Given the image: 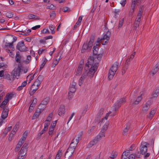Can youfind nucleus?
Segmentation results:
<instances>
[{
    "label": "nucleus",
    "mask_w": 159,
    "mask_h": 159,
    "mask_svg": "<svg viewBox=\"0 0 159 159\" xmlns=\"http://www.w3.org/2000/svg\"><path fill=\"white\" fill-rule=\"evenodd\" d=\"M31 59V56L30 55L27 56L26 60L24 61V62L26 64H29Z\"/></svg>",
    "instance_id": "nucleus-43"
},
{
    "label": "nucleus",
    "mask_w": 159,
    "mask_h": 159,
    "mask_svg": "<svg viewBox=\"0 0 159 159\" xmlns=\"http://www.w3.org/2000/svg\"><path fill=\"white\" fill-rule=\"evenodd\" d=\"M46 129H43L38 134L39 137H40L44 133H45L46 131Z\"/></svg>",
    "instance_id": "nucleus-63"
},
{
    "label": "nucleus",
    "mask_w": 159,
    "mask_h": 159,
    "mask_svg": "<svg viewBox=\"0 0 159 159\" xmlns=\"http://www.w3.org/2000/svg\"><path fill=\"white\" fill-rule=\"evenodd\" d=\"M103 110H100L99 112L98 113L97 116L98 117L97 119V121L98 120V123H99V120H99V119L102 116L103 114ZM100 123H99V124ZM101 124V123H100Z\"/></svg>",
    "instance_id": "nucleus-32"
},
{
    "label": "nucleus",
    "mask_w": 159,
    "mask_h": 159,
    "mask_svg": "<svg viewBox=\"0 0 159 159\" xmlns=\"http://www.w3.org/2000/svg\"><path fill=\"white\" fill-rule=\"evenodd\" d=\"M47 106L45 104L41 103L38 106L37 109H45L46 108Z\"/></svg>",
    "instance_id": "nucleus-33"
},
{
    "label": "nucleus",
    "mask_w": 159,
    "mask_h": 159,
    "mask_svg": "<svg viewBox=\"0 0 159 159\" xmlns=\"http://www.w3.org/2000/svg\"><path fill=\"white\" fill-rule=\"evenodd\" d=\"M48 61V60L46 59L45 57H44L42 60V63L40 65L39 70L41 71L42 69L44 67L45 64L46 63L47 61Z\"/></svg>",
    "instance_id": "nucleus-20"
},
{
    "label": "nucleus",
    "mask_w": 159,
    "mask_h": 159,
    "mask_svg": "<svg viewBox=\"0 0 159 159\" xmlns=\"http://www.w3.org/2000/svg\"><path fill=\"white\" fill-rule=\"evenodd\" d=\"M3 78L5 79H6L8 80H12L13 81L14 80H12V78H11V75L9 74H5L3 77Z\"/></svg>",
    "instance_id": "nucleus-40"
},
{
    "label": "nucleus",
    "mask_w": 159,
    "mask_h": 159,
    "mask_svg": "<svg viewBox=\"0 0 159 159\" xmlns=\"http://www.w3.org/2000/svg\"><path fill=\"white\" fill-rule=\"evenodd\" d=\"M110 36L111 32L108 31L104 35L102 38H98L97 42L99 43L100 42L102 45H104L108 43Z\"/></svg>",
    "instance_id": "nucleus-1"
},
{
    "label": "nucleus",
    "mask_w": 159,
    "mask_h": 159,
    "mask_svg": "<svg viewBox=\"0 0 159 159\" xmlns=\"http://www.w3.org/2000/svg\"><path fill=\"white\" fill-rule=\"evenodd\" d=\"M62 10L64 12H69L70 11V9L66 7H63Z\"/></svg>",
    "instance_id": "nucleus-46"
},
{
    "label": "nucleus",
    "mask_w": 159,
    "mask_h": 159,
    "mask_svg": "<svg viewBox=\"0 0 159 159\" xmlns=\"http://www.w3.org/2000/svg\"><path fill=\"white\" fill-rule=\"evenodd\" d=\"M159 69V62H158L154 67L152 70L151 72L152 73V76H153L158 71Z\"/></svg>",
    "instance_id": "nucleus-15"
},
{
    "label": "nucleus",
    "mask_w": 159,
    "mask_h": 159,
    "mask_svg": "<svg viewBox=\"0 0 159 159\" xmlns=\"http://www.w3.org/2000/svg\"><path fill=\"white\" fill-rule=\"evenodd\" d=\"M6 16L8 18H11L13 17V13L11 11H8L6 13Z\"/></svg>",
    "instance_id": "nucleus-37"
},
{
    "label": "nucleus",
    "mask_w": 159,
    "mask_h": 159,
    "mask_svg": "<svg viewBox=\"0 0 159 159\" xmlns=\"http://www.w3.org/2000/svg\"><path fill=\"white\" fill-rule=\"evenodd\" d=\"M7 67L6 64L4 63H0V68H2L3 69L6 68Z\"/></svg>",
    "instance_id": "nucleus-49"
},
{
    "label": "nucleus",
    "mask_w": 159,
    "mask_h": 159,
    "mask_svg": "<svg viewBox=\"0 0 159 159\" xmlns=\"http://www.w3.org/2000/svg\"><path fill=\"white\" fill-rule=\"evenodd\" d=\"M128 68V67L127 66H125L122 68L121 71V73L122 75L125 73Z\"/></svg>",
    "instance_id": "nucleus-47"
},
{
    "label": "nucleus",
    "mask_w": 159,
    "mask_h": 159,
    "mask_svg": "<svg viewBox=\"0 0 159 159\" xmlns=\"http://www.w3.org/2000/svg\"><path fill=\"white\" fill-rule=\"evenodd\" d=\"M109 124V121L106 122L101 129L102 131L105 132L107 129Z\"/></svg>",
    "instance_id": "nucleus-27"
},
{
    "label": "nucleus",
    "mask_w": 159,
    "mask_h": 159,
    "mask_svg": "<svg viewBox=\"0 0 159 159\" xmlns=\"http://www.w3.org/2000/svg\"><path fill=\"white\" fill-rule=\"evenodd\" d=\"M131 61L129 60L128 59L126 60V62L125 63V66H127L128 67H129V65L130 62Z\"/></svg>",
    "instance_id": "nucleus-60"
},
{
    "label": "nucleus",
    "mask_w": 159,
    "mask_h": 159,
    "mask_svg": "<svg viewBox=\"0 0 159 159\" xmlns=\"http://www.w3.org/2000/svg\"><path fill=\"white\" fill-rule=\"evenodd\" d=\"M95 44H94V46L93 49V54L94 55H97L98 54V51L99 49L98 47H99V45L97 44L95 45Z\"/></svg>",
    "instance_id": "nucleus-17"
},
{
    "label": "nucleus",
    "mask_w": 159,
    "mask_h": 159,
    "mask_svg": "<svg viewBox=\"0 0 159 159\" xmlns=\"http://www.w3.org/2000/svg\"><path fill=\"white\" fill-rule=\"evenodd\" d=\"M116 110H113L112 111H109L108 113H107L105 117L102 118L101 120L99 121V123H102L104 122L105 120H107L109 116H113L115 115V111Z\"/></svg>",
    "instance_id": "nucleus-10"
},
{
    "label": "nucleus",
    "mask_w": 159,
    "mask_h": 159,
    "mask_svg": "<svg viewBox=\"0 0 159 159\" xmlns=\"http://www.w3.org/2000/svg\"><path fill=\"white\" fill-rule=\"evenodd\" d=\"M27 136V134H25V133L23 134L22 137L21 138V139L20 140H21V141L24 142V141L25 140L26 137Z\"/></svg>",
    "instance_id": "nucleus-59"
},
{
    "label": "nucleus",
    "mask_w": 159,
    "mask_h": 159,
    "mask_svg": "<svg viewBox=\"0 0 159 159\" xmlns=\"http://www.w3.org/2000/svg\"><path fill=\"white\" fill-rule=\"evenodd\" d=\"M75 145H76L75 144ZM75 146L76 145L73 146L72 145V144H71L69 148L67 149V151L65 153V157H66L69 158L72 156L73 153L75 151Z\"/></svg>",
    "instance_id": "nucleus-6"
},
{
    "label": "nucleus",
    "mask_w": 159,
    "mask_h": 159,
    "mask_svg": "<svg viewBox=\"0 0 159 159\" xmlns=\"http://www.w3.org/2000/svg\"><path fill=\"white\" fill-rule=\"evenodd\" d=\"M98 65V63H95L93 66L91 67L89 72L87 73L88 76L91 78L93 76L94 73L97 70Z\"/></svg>",
    "instance_id": "nucleus-5"
},
{
    "label": "nucleus",
    "mask_w": 159,
    "mask_h": 159,
    "mask_svg": "<svg viewBox=\"0 0 159 159\" xmlns=\"http://www.w3.org/2000/svg\"><path fill=\"white\" fill-rule=\"evenodd\" d=\"M156 112L155 110H152L150 113H149V117L151 118L152 117L153 115L155 114Z\"/></svg>",
    "instance_id": "nucleus-50"
},
{
    "label": "nucleus",
    "mask_w": 159,
    "mask_h": 159,
    "mask_svg": "<svg viewBox=\"0 0 159 159\" xmlns=\"http://www.w3.org/2000/svg\"><path fill=\"white\" fill-rule=\"evenodd\" d=\"M65 110H58V114L60 116H62L64 115L65 111Z\"/></svg>",
    "instance_id": "nucleus-52"
},
{
    "label": "nucleus",
    "mask_w": 159,
    "mask_h": 159,
    "mask_svg": "<svg viewBox=\"0 0 159 159\" xmlns=\"http://www.w3.org/2000/svg\"><path fill=\"white\" fill-rule=\"evenodd\" d=\"M129 128V125H127L126 127L123 130V135H125L126 134V133L127 132Z\"/></svg>",
    "instance_id": "nucleus-42"
},
{
    "label": "nucleus",
    "mask_w": 159,
    "mask_h": 159,
    "mask_svg": "<svg viewBox=\"0 0 159 159\" xmlns=\"http://www.w3.org/2000/svg\"><path fill=\"white\" fill-rule=\"evenodd\" d=\"M83 133L82 132H80L77 135V138L75 140L76 143H78L79 142V140L81 139V138L82 135H83Z\"/></svg>",
    "instance_id": "nucleus-30"
},
{
    "label": "nucleus",
    "mask_w": 159,
    "mask_h": 159,
    "mask_svg": "<svg viewBox=\"0 0 159 159\" xmlns=\"http://www.w3.org/2000/svg\"><path fill=\"white\" fill-rule=\"evenodd\" d=\"M40 110H36V111L34 113V114L32 116V120H34L39 117V115L42 112V111H41Z\"/></svg>",
    "instance_id": "nucleus-19"
},
{
    "label": "nucleus",
    "mask_w": 159,
    "mask_h": 159,
    "mask_svg": "<svg viewBox=\"0 0 159 159\" xmlns=\"http://www.w3.org/2000/svg\"><path fill=\"white\" fill-rule=\"evenodd\" d=\"M15 134L16 133H13V132H12V131H11V134H10L9 137L8 138V140L9 141H11L12 140V138L13 137V135L14 134Z\"/></svg>",
    "instance_id": "nucleus-58"
},
{
    "label": "nucleus",
    "mask_w": 159,
    "mask_h": 159,
    "mask_svg": "<svg viewBox=\"0 0 159 159\" xmlns=\"http://www.w3.org/2000/svg\"><path fill=\"white\" fill-rule=\"evenodd\" d=\"M20 123L19 122H17L15 126L14 127L12 131V132H13L14 133H16V131L18 130L20 125Z\"/></svg>",
    "instance_id": "nucleus-24"
},
{
    "label": "nucleus",
    "mask_w": 159,
    "mask_h": 159,
    "mask_svg": "<svg viewBox=\"0 0 159 159\" xmlns=\"http://www.w3.org/2000/svg\"><path fill=\"white\" fill-rule=\"evenodd\" d=\"M139 24V21H135L134 26L133 29L134 30H136L137 28L138 27Z\"/></svg>",
    "instance_id": "nucleus-35"
},
{
    "label": "nucleus",
    "mask_w": 159,
    "mask_h": 159,
    "mask_svg": "<svg viewBox=\"0 0 159 159\" xmlns=\"http://www.w3.org/2000/svg\"><path fill=\"white\" fill-rule=\"evenodd\" d=\"M95 60L94 57L93 56H90V57L88 58V61L85 64L84 70L87 71L89 67V65L91 66V67L93 66L94 62Z\"/></svg>",
    "instance_id": "nucleus-7"
},
{
    "label": "nucleus",
    "mask_w": 159,
    "mask_h": 159,
    "mask_svg": "<svg viewBox=\"0 0 159 159\" xmlns=\"http://www.w3.org/2000/svg\"><path fill=\"white\" fill-rule=\"evenodd\" d=\"M47 8L48 9L53 10L55 9V7L53 4H51L50 5L47 6Z\"/></svg>",
    "instance_id": "nucleus-51"
},
{
    "label": "nucleus",
    "mask_w": 159,
    "mask_h": 159,
    "mask_svg": "<svg viewBox=\"0 0 159 159\" xmlns=\"http://www.w3.org/2000/svg\"><path fill=\"white\" fill-rule=\"evenodd\" d=\"M125 99L124 98L120 99L118 100L117 102L115 103L113 106V109H118L121 106L122 103H125Z\"/></svg>",
    "instance_id": "nucleus-9"
},
{
    "label": "nucleus",
    "mask_w": 159,
    "mask_h": 159,
    "mask_svg": "<svg viewBox=\"0 0 159 159\" xmlns=\"http://www.w3.org/2000/svg\"><path fill=\"white\" fill-rule=\"evenodd\" d=\"M98 141V140L96 139V138H95L94 139L91 141L89 143L88 146V147L89 148L91 147L92 146L97 143Z\"/></svg>",
    "instance_id": "nucleus-21"
},
{
    "label": "nucleus",
    "mask_w": 159,
    "mask_h": 159,
    "mask_svg": "<svg viewBox=\"0 0 159 159\" xmlns=\"http://www.w3.org/2000/svg\"><path fill=\"white\" fill-rule=\"evenodd\" d=\"M82 16H80L79 17L78 21L75 24L74 26V29H75L77 28L78 25L81 22L82 20Z\"/></svg>",
    "instance_id": "nucleus-25"
},
{
    "label": "nucleus",
    "mask_w": 159,
    "mask_h": 159,
    "mask_svg": "<svg viewBox=\"0 0 159 159\" xmlns=\"http://www.w3.org/2000/svg\"><path fill=\"white\" fill-rule=\"evenodd\" d=\"M152 102L153 99H152V98H150L149 99L148 101L143 106V108H146L148 109L149 108Z\"/></svg>",
    "instance_id": "nucleus-16"
},
{
    "label": "nucleus",
    "mask_w": 159,
    "mask_h": 159,
    "mask_svg": "<svg viewBox=\"0 0 159 159\" xmlns=\"http://www.w3.org/2000/svg\"><path fill=\"white\" fill-rule=\"evenodd\" d=\"M55 28V26L52 25H50L49 26V28L51 31V33L52 34H53L55 33L54 29Z\"/></svg>",
    "instance_id": "nucleus-45"
},
{
    "label": "nucleus",
    "mask_w": 159,
    "mask_h": 159,
    "mask_svg": "<svg viewBox=\"0 0 159 159\" xmlns=\"http://www.w3.org/2000/svg\"><path fill=\"white\" fill-rule=\"evenodd\" d=\"M105 132L101 130L99 134L95 137L98 141L100 140L103 137L105 136Z\"/></svg>",
    "instance_id": "nucleus-18"
},
{
    "label": "nucleus",
    "mask_w": 159,
    "mask_h": 159,
    "mask_svg": "<svg viewBox=\"0 0 159 159\" xmlns=\"http://www.w3.org/2000/svg\"><path fill=\"white\" fill-rule=\"evenodd\" d=\"M120 10H116L115 9L114 11V18L116 19L118 17V16L119 15L118 13L120 11Z\"/></svg>",
    "instance_id": "nucleus-39"
},
{
    "label": "nucleus",
    "mask_w": 159,
    "mask_h": 159,
    "mask_svg": "<svg viewBox=\"0 0 159 159\" xmlns=\"http://www.w3.org/2000/svg\"><path fill=\"white\" fill-rule=\"evenodd\" d=\"M118 63L116 62L110 69L108 74L109 80H111L113 78L114 75L118 69Z\"/></svg>",
    "instance_id": "nucleus-2"
},
{
    "label": "nucleus",
    "mask_w": 159,
    "mask_h": 159,
    "mask_svg": "<svg viewBox=\"0 0 159 159\" xmlns=\"http://www.w3.org/2000/svg\"><path fill=\"white\" fill-rule=\"evenodd\" d=\"M144 10V7L143 6H141L139 9L137 14V16H142Z\"/></svg>",
    "instance_id": "nucleus-28"
},
{
    "label": "nucleus",
    "mask_w": 159,
    "mask_h": 159,
    "mask_svg": "<svg viewBox=\"0 0 159 159\" xmlns=\"http://www.w3.org/2000/svg\"><path fill=\"white\" fill-rule=\"evenodd\" d=\"M41 32L43 34L49 33V31L48 29L45 30L43 29L41 31Z\"/></svg>",
    "instance_id": "nucleus-64"
},
{
    "label": "nucleus",
    "mask_w": 159,
    "mask_h": 159,
    "mask_svg": "<svg viewBox=\"0 0 159 159\" xmlns=\"http://www.w3.org/2000/svg\"><path fill=\"white\" fill-rule=\"evenodd\" d=\"M31 88L30 90L29 91V94L30 95L32 96L35 93L36 90H37L39 89L38 87H36L35 88L33 89L32 90Z\"/></svg>",
    "instance_id": "nucleus-34"
},
{
    "label": "nucleus",
    "mask_w": 159,
    "mask_h": 159,
    "mask_svg": "<svg viewBox=\"0 0 159 159\" xmlns=\"http://www.w3.org/2000/svg\"><path fill=\"white\" fill-rule=\"evenodd\" d=\"M14 42L12 41L11 43H7L8 46H9V47L12 49H14V47H13V43Z\"/></svg>",
    "instance_id": "nucleus-61"
},
{
    "label": "nucleus",
    "mask_w": 159,
    "mask_h": 159,
    "mask_svg": "<svg viewBox=\"0 0 159 159\" xmlns=\"http://www.w3.org/2000/svg\"><path fill=\"white\" fill-rule=\"evenodd\" d=\"M49 15L50 17L51 18H52L53 19H54L55 18V17L56 16V13H55V11H53L52 12H50Z\"/></svg>",
    "instance_id": "nucleus-41"
},
{
    "label": "nucleus",
    "mask_w": 159,
    "mask_h": 159,
    "mask_svg": "<svg viewBox=\"0 0 159 159\" xmlns=\"http://www.w3.org/2000/svg\"><path fill=\"white\" fill-rule=\"evenodd\" d=\"M16 49L22 52H26L29 51L28 48L25 46L24 41H23L19 42L17 43Z\"/></svg>",
    "instance_id": "nucleus-4"
},
{
    "label": "nucleus",
    "mask_w": 159,
    "mask_h": 159,
    "mask_svg": "<svg viewBox=\"0 0 159 159\" xmlns=\"http://www.w3.org/2000/svg\"><path fill=\"white\" fill-rule=\"evenodd\" d=\"M62 155V150H61L59 149L58 150V152H57L56 156L60 157H60Z\"/></svg>",
    "instance_id": "nucleus-55"
},
{
    "label": "nucleus",
    "mask_w": 159,
    "mask_h": 159,
    "mask_svg": "<svg viewBox=\"0 0 159 159\" xmlns=\"http://www.w3.org/2000/svg\"><path fill=\"white\" fill-rule=\"evenodd\" d=\"M73 93L71 92H68V99L70 100L73 97L74 94L73 93Z\"/></svg>",
    "instance_id": "nucleus-48"
},
{
    "label": "nucleus",
    "mask_w": 159,
    "mask_h": 159,
    "mask_svg": "<svg viewBox=\"0 0 159 159\" xmlns=\"http://www.w3.org/2000/svg\"><path fill=\"white\" fill-rule=\"evenodd\" d=\"M146 143L142 142L140 147L141 153L142 155L145 154L147 151V147L146 146Z\"/></svg>",
    "instance_id": "nucleus-11"
},
{
    "label": "nucleus",
    "mask_w": 159,
    "mask_h": 159,
    "mask_svg": "<svg viewBox=\"0 0 159 159\" xmlns=\"http://www.w3.org/2000/svg\"><path fill=\"white\" fill-rule=\"evenodd\" d=\"M83 77H81L79 80V85L80 86L83 83V81L84 80L83 79Z\"/></svg>",
    "instance_id": "nucleus-62"
},
{
    "label": "nucleus",
    "mask_w": 159,
    "mask_h": 159,
    "mask_svg": "<svg viewBox=\"0 0 159 159\" xmlns=\"http://www.w3.org/2000/svg\"><path fill=\"white\" fill-rule=\"evenodd\" d=\"M43 79V77L41 75H39L34 82L33 85H32L31 88H34V86H36V87H38L41 84V83Z\"/></svg>",
    "instance_id": "nucleus-8"
},
{
    "label": "nucleus",
    "mask_w": 159,
    "mask_h": 159,
    "mask_svg": "<svg viewBox=\"0 0 159 159\" xmlns=\"http://www.w3.org/2000/svg\"><path fill=\"white\" fill-rule=\"evenodd\" d=\"M50 100V98L49 97H47L45 98H44L41 102V103L43 104H45L47 106L48 103L49 102Z\"/></svg>",
    "instance_id": "nucleus-29"
},
{
    "label": "nucleus",
    "mask_w": 159,
    "mask_h": 159,
    "mask_svg": "<svg viewBox=\"0 0 159 159\" xmlns=\"http://www.w3.org/2000/svg\"><path fill=\"white\" fill-rule=\"evenodd\" d=\"M124 21V19L122 18L119 21L118 29L122 27L123 23Z\"/></svg>",
    "instance_id": "nucleus-54"
},
{
    "label": "nucleus",
    "mask_w": 159,
    "mask_h": 159,
    "mask_svg": "<svg viewBox=\"0 0 159 159\" xmlns=\"http://www.w3.org/2000/svg\"><path fill=\"white\" fill-rule=\"evenodd\" d=\"M28 18L30 19H34L35 20H39L40 18L34 14H30L28 16Z\"/></svg>",
    "instance_id": "nucleus-22"
},
{
    "label": "nucleus",
    "mask_w": 159,
    "mask_h": 159,
    "mask_svg": "<svg viewBox=\"0 0 159 159\" xmlns=\"http://www.w3.org/2000/svg\"><path fill=\"white\" fill-rule=\"evenodd\" d=\"M128 155V154H126V151L124 152L122 155L121 159H126Z\"/></svg>",
    "instance_id": "nucleus-38"
},
{
    "label": "nucleus",
    "mask_w": 159,
    "mask_h": 159,
    "mask_svg": "<svg viewBox=\"0 0 159 159\" xmlns=\"http://www.w3.org/2000/svg\"><path fill=\"white\" fill-rule=\"evenodd\" d=\"M135 54V52H133L131 55L128 57V59L130 61H131L134 58V55Z\"/></svg>",
    "instance_id": "nucleus-53"
},
{
    "label": "nucleus",
    "mask_w": 159,
    "mask_h": 159,
    "mask_svg": "<svg viewBox=\"0 0 159 159\" xmlns=\"http://www.w3.org/2000/svg\"><path fill=\"white\" fill-rule=\"evenodd\" d=\"M103 53V52H102L101 53L98 54V55H97V57H96L95 58H97L99 61L101 60L102 56Z\"/></svg>",
    "instance_id": "nucleus-44"
},
{
    "label": "nucleus",
    "mask_w": 159,
    "mask_h": 159,
    "mask_svg": "<svg viewBox=\"0 0 159 159\" xmlns=\"http://www.w3.org/2000/svg\"><path fill=\"white\" fill-rule=\"evenodd\" d=\"M82 69V66L81 65H79L77 68L75 75H80L81 73Z\"/></svg>",
    "instance_id": "nucleus-26"
},
{
    "label": "nucleus",
    "mask_w": 159,
    "mask_h": 159,
    "mask_svg": "<svg viewBox=\"0 0 159 159\" xmlns=\"http://www.w3.org/2000/svg\"><path fill=\"white\" fill-rule=\"evenodd\" d=\"M14 94L12 93H8L4 98V100L2 102L0 106V108H2V109H7L6 108V106L7 103L8 102L9 99H11L13 97Z\"/></svg>",
    "instance_id": "nucleus-3"
},
{
    "label": "nucleus",
    "mask_w": 159,
    "mask_h": 159,
    "mask_svg": "<svg viewBox=\"0 0 159 159\" xmlns=\"http://www.w3.org/2000/svg\"><path fill=\"white\" fill-rule=\"evenodd\" d=\"M144 94V92L143 91H142L140 92V96H139L137 99L132 104V106H134L135 105H137L141 101V100L142 99V98L141 97V96H142Z\"/></svg>",
    "instance_id": "nucleus-14"
},
{
    "label": "nucleus",
    "mask_w": 159,
    "mask_h": 159,
    "mask_svg": "<svg viewBox=\"0 0 159 159\" xmlns=\"http://www.w3.org/2000/svg\"><path fill=\"white\" fill-rule=\"evenodd\" d=\"M21 71L15 68L11 72V76L12 77V80H14L16 77H19Z\"/></svg>",
    "instance_id": "nucleus-13"
},
{
    "label": "nucleus",
    "mask_w": 159,
    "mask_h": 159,
    "mask_svg": "<svg viewBox=\"0 0 159 159\" xmlns=\"http://www.w3.org/2000/svg\"><path fill=\"white\" fill-rule=\"evenodd\" d=\"M159 94V87L157 88L152 93V97L151 98H156L157 97L158 95Z\"/></svg>",
    "instance_id": "nucleus-23"
},
{
    "label": "nucleus",
    "mask_w": 159,
    "mask_h": 159,
    "mask_svg": "<svg viewBox=\"0 0 159 159\" xmlns=\"http://www.w3.org/2000/svg\"><path fill=\"white\" fill-rule=\"evenodd\" d=\"M9 110H3L2 111L1 115V119H0V126L3 123L2 119H5L8 116Z\"/></svg>",
    "instance_id": "nucleus-12"
},
{
    "label": "nucleus",
    "mask_w": 159,
    "mask_h": 159,
    "mask_svg": "<svg viewBox=\"0 0 159 159\" xmlns=\"http://www.w3.org/2000/svg\"><path fill=\"white\" fill-rule=\"evenodd\" d=\"M76 91V88L72 87H70L69 91L73 93H75Z\"/></svg>",
    "instance_id": "nucleus-57"
},
{
    "label": "nucleus",
    "mask_w": 159,
    "mask_h": 159,
    "mask_svg": "<svg viewBox=\"0 0 159 159\" xmlns=\"http://www.w3.org/2000/svg\"><path fill=\"white\" fill-rule=\"evenodd\" d=\"M26 153L27 151L25 150V149L24 148H21V149L19 152L18 154L25 156Z\"/></svg>",
    "instance_id": "nucleus-36"
},
{
    "label": "nucleus",
    "mask_w": 159,
    "mask_h": 159,
    "mask_svg": "<svg viewBox=\"0 0 159 159\" xmlns=\"http://www.w3.org/2000/svg\"><path fill=\"white\" fill-rule=\"evenodd\" d=\"M45 122L44 125V129H46V130L48 129V127L49 126V125L50 124V122Z\"/></svg>",
    "instance_id": "nucleus-56"
},
{
    "label": "nucleus",
    "mask_w": 159,
    "mask_h": 159,
    "mask_svg": "<svg viewBox=\"0 0 159 159\" xmlns=\"http://www.w3.org/2000/svg\"><path fill=\"white\" fill-rule=\"evenodd\" d=\"M87 49L89 50V46L87 43H84L83 45L82 48L81 50V52L82 53H83Z\"/></svg>",
    "instance_id": "nucleus-31"
}]
</instances>
